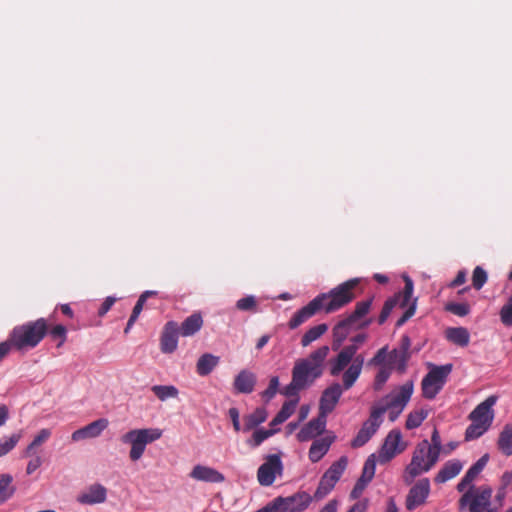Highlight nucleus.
Wrapping results in <instances>:
<instances>
[{"mask_svg": "<svg viewBox=\"0 0 512 512\" xmlns=\"http://www.w3.org/2000/svg\"><path fill=\"white\" fill-rule=\"evenodd\" d=\"M488 429L482 425L471 423L465 432V441L474 440L483 435Z\"/></svg>", "mask_w": 512, "mask_h": 512, "instance_id": "obj_42", "label": "nucleus"}, {"mask_svg": "<svg viewBox=\"0 0 512 512\" xmlns=\"http://www.w3.org/2000/svg\"><path fill=\"white\" fill-rule=\"evenodd\" d=\"M347 465L348 458L346 456H342L332 463L329 469L321 477L319 485L314 493L315 499L320 500L324 498L335 487Z\"/></svg>", "mask_w": 512, "mask_h": 512, "instance_id": "obj_8", "label": "nucleus"}, {"mask_svg": "<svg viewBox=\"0 0 512 512\" xmlns=\"http://www.w3.org/2000/svg\"><path fill=\"white\" fill-rule=\"evenodd\" d=\"M282 472L283 465L280 456L272 454L268 455L266 461L259 467L257 478L262 486H270Z\"/></svg>", "mask_w": 512, "mask_h": 512, "instance_id": "obj_13", "label": "nucleus"}, {"mask_svg": "<svg viewBox=\"0 0 512 512\" xmlns=\"http://www.w3.org/2000/svg\"><path fill=\"white\" fill-rule=\"evenodd\" d=\"M445 336L450 342L462 347L468 345L470 338L468 330L464 327L448 328Z\"/></svg>", "mask_w": 512, "mask_h": 512, "instance_id": "obj_31", "label": "nucleus"}, {"mask_svg": "<svg viewBox=\"0 0 512 512\" xmlns=\"http://www.w3.org/2000/svg\"><path fill=\"white\" fill-rule=\"evenodd\" d=\"M342 392L343 388L339 383H333L328 386L320 397L319 413L327 417L335 409Z\"/></svg>", "mask_w": 512, "mask_h": 512, "instance_id": "obj_18", "label": "nucleus"}, {"mask_svg": "<svg viewBox=\"0 0 512 512\" xmlns=\"http://www.w3.org/2000/svg\"><path fill=\"white\" fill-rule=\"evenodd\" d=\"M178 334L180 332L177 323L174 321L167 322L161 336V349L164 353H172L176 350Z\"/></svg>", "mask_w": 512, "mask_h": 512, "instance_id": "obj_22", "label": "nucleus"}, {"mask_svg": "<svg viewBox=\"0 0 512 512\" xmlns=\"http://www.w3.org/2000/svg\"><path fill=\"white\" fill-rule=\"evenodd\" d=\"M462 469V464L459 461H451L446 463L443 468L435 476L436 483H444L449 479L455 477Z\"/></svg>", "mask_w": 512, "mask_h": 512, "instance_id": "obj_30", "label": "nucleus"}, {"mask_svg": "<svg viewBox=\"0 0 512 512\" xmlns=\"http://www.w3.org/2000/svg\"><path fill=\"white\" fill-rule=\"evenodd\" d=\"M29 457H31V460L27 464V473L31 474L41 466L42 459L39 455L34 454L33 451Z\"/></svg>", "mask_w": 512, "mask_h": 512, "instance_id": "obj_53", "label": "nucleus"}, {"mask_svg": "<svg viewBox=\"0 0 512 512\" xmlns=\"http://www.w3.org/2000/svg\"><path fill=\"white\" fill-rule=\"evenodd\" d=\"M500 319L505 326H512V296L500 310Z\"/></svg>", "mask_w": 512, "mask_h": 512, "instance_id": "obj_44", "label": "nucleus"}, {"mask_svg": "<svg viewBox=\"0 0 512 512\" xmlns=\"http://www.w3.org/2000/svg\"><path fill=\"white\" fill-rule=\"evenodd\" d=\"M413 393V382L408 381L386 396V410H390V418L394 420L404 409Z\"/></svg>", "mask_w": 512, "mask_h": 512, "instance_id": "obj_11", "label": "nucleus"}, {"mask_svg": "<svg viewBox=\"0 0 512 512\" xmlns=\"http://www.w3.org/2000/svg\"><path fill=\"white\" fill-rule=\"evenodd\" d=\"M386 408H375L371 411L369 418L362 424L356 437L352 440L351 446L358 448L366 444L376 433L382 423V415Z\"/></svg>", "mask_w": 512, "mask_h": 512, "instance_id": "obj_10", "label": "nucleus"}, {"mask_svg": "<svg viewBox=\"0 0 512 512\" xmlns=\"http://www.w3.org/2000/svg\"><path fill=\"white\" fill-rule=\"evenodd\" d=\"M497 396H489L480 403L469 415L471 422L479 424L489 429L494 418L492 406L496 403Z\"/></svg>", "mask_w": 512, "mask_h": 512, "instance_id": "obj_16", "label": "nucleus"}, {"mask_svg": "<svg viewBox=\"0 0 512 512\" xmlns=\"http://www.w3.org/2000/svg\"><path fill=\"white\" fill-rule=\"evenodd\" d=\"M202 325V315L200 313H194L183 321L179 328V332L182 336L188 337L199 331Z\"/></svg>", "mask_w": 512, "mask_h": 512, "instance_id": "obj_29", "label": "nucleus"}, {"mask_svg": "<svg viewBox=\"0 0 512 512\" xmlns=\"http://www.w3.org/2000/svg\"><path fill=\"white\" fill-rule=\"evenodd\" d=\"M389 365H390V367H389V368H387V367H382V368L379 370L378 374L376 375V377H375V382H374V388H375L376 390H381V389H382V387H383V385L385 384V382H386V381H387V379L389 378V376H390V370H391V367L393 366V365H391L390 363H389Z\"/></svg>", "mask_w": 512, "mask_h": 512, "instance_id": "obj_45", "label": "nucleus"}, {"mask_svg": "<svg viewBox=\"0 0 512 512\" xmlns=\"http://www.w3.org/2000/svg\"><path fill=\"white\" fill-rule=\"evenodd\" d=\"M256 377L247 370L241 371L235 378L234 387L238 393H251L254 389Z\"/></svg>", "mask_w": 512, "mask_h": 512, "instance_id": "obj_27", "label": "nucleus"}, {"mask_svg": "<svg viewBox=\"0 0 512 512\" xmlns=\"http://www.w3.org/2000/svg\"><path fill=\"white\" fill-rule=\"evenodd\" d=\"M489 456L487 454L483 455L466 473L464 478L458 483L457 489L460 492L465 491L468 487L471 488L472 482L477 478V476L481 473L485 465L487 464Z\"/></svg>", "mask_w": 512, "mask_h": 512, "instance_id": "obj_23", "label": "nucleus"}, {"mask_svg": "<svg viewBox=\"0 0 512 512\" xmlns=\"http://www.w3.org/2000/svg\"><path fill=\"white\" fill-rule=\"evenodd\" d=\"M338 501L331 500L329 501L319 512H337Z\"/></svg>", "mask_w": 512, "mask_h": 512, "instance_id": "obj_64", "label": "nucleus"}, {"mask_svg": "<svg viewBox=\"0 0 512 512\" xmlns=\"http://www.w3.org/2000/svg\"><path fill=\"white\" fill-rule=\"evenodd\" d=\"M191 476L194 479L205 482L218 483L224 480V476L221 473H219L215 469L202 465L195 466L191 472Z\"/></svg>", "mask_w": 512, "mask_h": 512, "instance_id": "obj_26", "label": "nucleus"}, {"mask_svg": "<svg viewBox=\"0 0 512 512\" xmlns=\"http://www.w3.org/2000/svg\"><path fill=\"white\" fill-rule=\"evenodd\" d=\"M12 478L8 475L0 476V503L8 499L14 492L11 487Z\"/></svg>", "mask_w": 512, "mask_h": 512, "instance_id": "obj_39", "label": "nucleus"}, {"mask_svg": "<svg viewBox=\"0 0 512 512\" xmlns=\"http://www.w3.org/2000/svg\"><path fill=\"white\" fill-rule=\"evenodd\" d=\"M20 434H13L9 439L0 443V457L10 452L20 440Z\"/></svg>", "mask_w": 512, "mask_h": 512, "instance_id": "obj_46", "label": "nucleus"}, {"mask_svg": "<svg viewBox=\"0 0 512 512\" xmlns=\"http://www.w3.org/2000/svg\"><path fill=\"white\" fill-rule=\"evenodd\" d=\"M492 489L490 487H480L475 489L474 486L465 492L459 500L461 508L469 504L470 512H481L491 508Z\"/></svg>", "mask_w": 512, "mask_h": 512, "instance_id": "obj_9", "label": "nucleus"}, {"mask_svg": "<svg viewBox=\"0 0 512 512\" xmlns=\"http://www.w3.org/2000/svg\"><path fill=\"white\" fill-rule=\"evenodd\" d=\"M431 441L432 443H430V448L432 451L436 452V455L439 457L442 445L440 435L437 429H434L431 436Z\"/></svg>", "mask_w": 512, "mask_h": 512, "instance_id": "obj_54", "label": "nucleus"}, {"mask_svg": "<svg viewBox=\"0 0 512 512\" xmlns=\"http://www.w3.org/2000/svg\"><path fill=\"white\" fill-rule=\"evenodd\" d=\"M327 330V324H319L317 326L310 328L301 339L302 346H308L311 342L320 338Z\"/></svg>", "mask_w": 512, "mask_h": 512, "instance_id": "obj_36", "label": "nucleus"}, {"mask_svg": "<svg viewBox=\"0 0 512 512\" xmlns=\"http://www.w3.org/2000/svg\"><path fill=\"white\" fill-rule=\"evenodd\" d=\"M114 301H115V299H114V298H112V297H107V298L105 299V301L102 303L101 308L99 309L98 314H99L100 316H102V315H104L105 313H107V312H108V310H109V309L111 308V306L113 305Z\"/></svg>", "mask_w": 512, "mask_h": 512, "instance_id": "obj_62", "label": "nucleus"}, {"mask_svg": "<svg viewBox=\"0 0 512 512\" xmlns=\"http://www.w3.org/2000/svg\"><path fill=\"white\" fill-rule=\"evenodd\" d=\"M326 416L321 413L318 417L309 421L297 434L300 442H306L322 434L326 427Z\"/></svg>", "mask_w": 512, "mask_h": 512, "instance_id": "obj_20", "label": "nucleus"}, {"mask_svg": "<svg viewBox=\"0 0 512 512\" xmlns=\"http://www.w3.org/2000/svg\"><path fill=\"white\" fill-rule=\"evenodd\" d=\"M329 353V347L324 345L314 350L308 357L298 359L292 370V380L283 394L297 396L300 390L307 388L323 373L324 361Z\"/></svg>", "mask_w": 512, "mask_h": 512, "instance_id": "obj_1", "label": "nucleus"}, {"mask_svg": "<svg viewBox=\"0 0 512 512\" xmlns=\"http://www.w3.org/2000/svg\"><path fill=\"white\" fill-rule=\"evenodd\" d=\"M218 362H219V357L214 356L209 353L203 354L197 362L198 374H200L202 376L208 375L214 369V367L218 364Z\"/></svg>", "mask_w": 512, "mask_h": 512, "instance_id": "obj_33", "label": "nucleus"}, {"mask_svg": "<svg viewBox=\"0 0 512 512\" xmlns=\"http://www.w3.org/2000/svg\"><path fill=\"white\" fill-rule=\"evenodd\" d=\"M410 340L408 337H403L401 350L394 349L390 352V364L397 365V369L400 372H404L406 369V362L410 357L409 353Z\"/></svg>", "mask_w": 512, "mask_h": 512, "instance_id": "obj_25", "label": "nucleus"}, {"mask_svg": "<svg viewBox=\"0 0 512 512\" xmlns=\"http://www.w3.org/2000/svg\"><path fill=\"white\" fill-rule=\"evenodd\" d=\"M298 403V398L285 402L277 415L273 418L270 425L276 426L286 421L295 411Z\"/></svg>", "mask_w": 512, "mask_h": 512, "instance_id": "obj_32", "label": "nucleus"}, {"mask_svg": "<svg viewBox=\"0 0 512 512\" xmlns=\"http://www.w3.org/2000/svg\"><path fill=\"white\" fill-rule=\"evenodd\" d=\"M145 301H146V295H140L136 305L134 306L132 315L130 316V319L128 321L127 327L125 329V332H127L130 329V327L133 325V323L135 322V320L137 319V317L141 313Z\"/></svg>", "mask_w": 512, "mask_h": 512, "instance_id": "obj_47", "label": "nucleus"}, {"mask_svg": "<svg viewBox=\"0 0 512 512\" xmlns=\"http://www.w3.org/2000/svg\"><path fill=\"white\" fill-rule=\"evenodd\" d=\"M412 291H413V283L408 277H406L405 278V287H404V302H403L402 306H405L409 302V300L412 296Z\"/></svg>", "mask_w": 512, "mask_h": 512, "instance_id": "obj_58", "label": "nucleus"}, {"mask_svg": "<svg viewBox=\"0 0 512 512\" xmlns=\"http://www.w3.org/2000/svg\"><path fill=\"white\" fill-rule=\"evenodd\" d=\"M109 425V422L105 418L98 419L85 427L76 430L72 434V439L74 441H80L89 438L98 437Z\"/></svg>", "mask_w": 512, "mask_h": 512, "instance_id": "obj_21", "label": "nucleus"}, {"mask_svg": "<svg viewBox=\"0 0 512 512\" xmlns=\"http://www.w3.org/2000/svg\"><path fill=\"white\" fill-rule=\"evenodd\" d=\"M49 436V432L47 430H42L32 441V443L26 448L25 455L30 456L34 447L40 445L43 441H45Z\"/></svg>", "mask_w": 512, "mask_h": 512, "instance_id": "obj_50", "label": "nucleus"}, {"mask_svg": "<svg viewBox=\"0 0 512 512\" xmlns=\"http://www.w3.org/2000/svg\"><path fill=\"white\" fill-rule=\"evenodd\" d=\"M445 310L457 316H466L470 311V306L467 303H454L449 302L445 305Z\"/></svg>", "mask_w": 512, "mask_h": 512, "instance_id": "obj_41", "label": "nucleus"}, {"mask_svg": "<svg viewBox=\"0 0 512 512\" xmlns=\"http://www.w3.org/2000/svg\"><path fill=\"white\" fill-rule=\"evenodd\" d=\"M358 284V279H352L332 289L328 294H321L325 297L323 309L326 313L336 311L350 303L354 298V288Z\"/></svg>", "mask_w": 512, "mask_h": 512, "instance_id": "obj_6", "label": "nucleus"}, {"mask_svg": "<svg viewBox=\"0 0 512 512\" xmlns=\"http://www.w3.org/2000/svg\"><path fill=\"white\" fill-rule=\"evenodd\" d=\"M325 301L324 296H317L310 301L306 306L301 308L289 321V327L291 329L297 328L300 324L311 318L320 309H323V302Z\"/></svg>", "mask_w": 512, "mask_h": 512, "instance_id": "obj_19", "label": "nucleus"}, {"mask_svg": "<svg viewBox=\"0 0 512 512\" xmlns=\"http://www.w3.org/2000/svg\"><path fill=\"white\" fill-rule=\"evenodd\" d=\"M487 280V274L485 270L477 266L473 271L472 283L475 289L479 290L483 287Z\"/></svg>", "mask_w": 512, "mask_h": 512, "instance_id": "obj_43", "label": "nucleus"}, {"mask_svg": "<svg viewBox=\"0 0 512 512\" xmlns=\"http://www.w3.org/2000/svg\"><path fill=\"white\" fill-rule=\"evenodd\" d=\"M426 417L427 412L424 410L411 412L406 419L405 426L407 429L417 428L421 425V423L424 421Z\"/></svg>", "mask_w": 512, "mask_h": 512, "instance_id": "obj_37", "label": "nucleus"}, {"mask_svg": "<svg viewBox=\"0 0 512 512\" xmlns=\"http://www.w3.org/2000/svg\"><path fill=\"white\" fill-rule=\"evenodd\" d=\"M163 431L158 428L135 429L127 432L122 440L131 444L130 458L137 461L141 458L147 444L161 438Z\"/></svg>", "mask_w": 512, "mask_h": 512, "instance_id": "obj_5", "label": "nucleus"}, {"mask_svg": "<svg viewBox=\"0 0 512 512\" xmlns=\"http://www.w3.org/2000/svg\"><path fill=\"white\" fill-rule=\"evenodd\" d=\"M277 432V429H269V430H256L253 435V445L258 446L261 444L265 439L269 438L273 434Z\"/></svg>", "mask_w": 512, "mask_h": 512, "instance_id": "obj_49", "label": "nucleus"}, {"mask_svg": "<svg viewBox=\"0 0 512 512\" xmlns=\"http://www.w3.org/2000/svg\"><path fill=\"white\" fill-rule=\"evenodd\" d=\"M498 447L505 455H512V425H506L500 433Z\"/></svg>", "mask_w": 512, "mask_h": 512, "instance_id": "obj_35", "label": "nucleus"}, {"mask_svg": "<svg viewBox=\"0 0 512 512\" xmlns=\"http://www.w3.org/2000/svg\"><path fill=\"white\" fill-rule=\"evenodd\" d=\"M395 306V301L394 300H387L384 305H383V308H382V311L379 315V324H383L387 318L389 317L393 307Z\"/></svg>", "mask_w": 512, "mask_h": 512, "instance_id": "obj_52", "label": "nucleus"}, {"mask_svg": "<svg viewBox=\"0 0 512 512\" xmlns=\"http://www.w3.org/2000/svg\"><path fill=\"white\" fill-rule=\"evenodd\" d=\"M430 494V482L428 478L418 480L409 490L406 499V509L412 511L426 503Z\"/></svg>", "mask_w": 512, "mask_h": 512, "instance_id": "obj_15", "label": "nucleus"}, {"mask_svg": "<svg viewBox=\"0 0 512 512\" xmlns=\"http://www.w3.org/2000/svg\"><path fill=\"white\" fill-rule=\"evenodd\" d=\"M466 281V273L464 271H459L456 275L455 279L450 283V287H456L464 284Z\"/></svg>", "mask_w": 512, "mask_h": 512, "instance_id": "obj_63", "label": "nucleus"}, {"mask_svg": "<svg viewBox=\"0 0 512 512\" xmlns=\"http://www.w3.org/2000/svg\"><path fill=\"white\" fill-rule=\"evenodd\" d=\"M366 338L367 336L364 333L354 336L352 338L353 344L341 349L336 357L331 359L329 362L330 374L332 376H338L344 368L349 365L342 376L343 388L346 390L350 389L354 385L361 374L364 357L363 355H356V353L358 351V345L364 343Z\"/></svg>", "mask_w": 512, "mask_h": 512, "instance_id": "obj_2", "label": "nucleus"}, {"mask_svg": "<svg viewBox=\"0 0 512 512\" xmlns=\"http://www.w3.org/2000/svg\"><path fill=\"white\" fill-rule=\"evenodd\" d=\"M77 500L85 505L103 503L106 500V488L100 484H94L86 492L80 494Z\"/></svg>", "mask_w": 512, "mask_h": 512, "instance_id": "obj_24", "label": "nucleus"}, {"mask_svg": "<svg viewBox=\"0 0 512 512\" xmlns=\"http://www.w3.org/2000/svg\"><path fill=\"white\" fill-rule=\"evenodd\" d=\"M229 415L231 417V420L233 422V427L236 431L240 430V421H239V412L236 408H230L229 409Z\"/></svg>", "mask_w": 512, "mask_h": 512, "instance_id": "obj_60", "label": "nucleus"}, {"mask_svg": "<svg viewBox=\"0 0 512 512\" xmlns=\"http://www.w3.org/2000/svg\"><path fill=\"white\" fill-rule=\"evenodd\" d=\"M50 334L53 338H60L61 342L58 346H60L66 339V328L63 325H56L51 331Z\"/></svg>", "mask_w": 512, "mask_h": 512, "instance_id": "obj_57", "label": "nucleus"}, {"mask_svg": "<svg viewBox=\"0 0 512 512\" xmlns=\"http://www.w3.org/2000/svg\"><path fill=\"white\" fill-rule=\"evenodd\" d=\"M311 500L312 498L308 493L299 492L290 497L276 498L269 509L271 512H301L309 506Z\"/></svg>", "mask_w": 512, "mask_h": 512, "instance_id": "obj_12", "label": "nucleus"}, {"mask_svg": "<svg viewBox=\"0 0 512 512\" xmlns=\"http://www.w3.org/2000/svg\"><path fill=\"white\" fill-rule=\"evenodd\" d=\"M152 391L160 400H165L170 397H176L178 390L174 386H153Z\"/></svg>", "mask_w": 512, "mask_h": 512, "instance_id": "obj_40", "label": "nucleus"}, {"mask_svg": "<svg viewBox=\"0 0 512 512\" xmlns=\"http://www.w3.org/2000/svg\"><path fill=\"white\" fill-rule=\"evenodd\" d=\"M334 437H324L315 440L309 449V458L312 462H318L329 450Z\"/></svg>", "mask_w": 512, "mask_h": 512, "instance_id": "obj_28", "label": "nucleus"}, {"mask_svg": "<svg viewBox=\"0 0 512 512\" xmlns=\"http://www.w3.org/2000/svg\"><path fill=\"white\" fill-rule=\"evenodd\" d=\"M375 468H376L375 455H371L366 460L364 467H363V471L373 478L374 474H375Z\"/></svg>", "mask_w": 512, "mask_h": 512, "instance_id": "obj_56", "label": "nucleus"}, {"mask_svg": "<svg viewBox=\"0 0 512 512\" xmlns=\"http://www.w3.org/2000/svg\"><path fill=\"white\" fill-rule=\"evenodd\" d=\"M368 506V500L364 499L355 503L348 512H365Z\"/></svg>", "mask_w": 512, "mask_h": 512, "instance_id": "obj_61", "label": "nucleus"}, {"mask_svg": "<svg viewBox=\"0 0 512 512\" xmlns=\"http://www.w3.org/2000/svg\"><path fill=\"white\" fill-rule=\"evenodd\" d=\"M438 458L436 452L431 450L428 440H422L417 444L411 462L405 468L404 481L407 484H411L417 476L429 471L435 465Z\"/></svg>", "mask_w": 512, "mask_h": 512, "instance_id": "obj_3", "label": "nucleus"}, {"mask_svg": "<svg viewBox=\"0 0 512 512\" xmlns=\"http://www.w3.org/2000/svg\"><path fill=\"white\" fill-rule=\"evenodd\" d=\"M366 486H367L366 483L357 480L354 488L351 491V494H350L351 498L358 499L361 496V494L363 493Z\"/></svg>", "mask_w": 512, "mask_h": 512, "instance_id": "obj_59", "label": "nucleus"}, {"mask_svg": "<svg viewBox=\"0 0 512 512\" xmlns=\"http://www.w3.org/2000/svg\"><path fill=\"white\" fill-rule=\"evenodd\" d=\"M279 387V379L274 376L270 379L268 388L263 392V397L270 400L277 392Z\"/></svg>", "mask_w": 512, "mask_h": 512, "instance_id": "obj_51", "label": "nucleus"}, {"mask_svg": "<svg viewBox=\"0 0 512 512\" xmlns=\"http://www.w3.org/2000/svg\"><path fill=\"white\" fill-rule=\"evenodd\" d=\"M257 302L254 296H247L237 301L236 307L243 311H253L256 309Z\"/></svg>", "mask_w": 512, "mask_h": 512, "instance_id": "obj_48", "label": "nucleus"}, {"mask_svg": "<svg viewBox=\"0 0 512 512\" xmlns=\"http://www.w3.org/2000/svg\"><path fill=\"white\" fill-rule=\"evenodd\" d=\"M387 356L386 348H381L376 355L368 362L370 366H381L383 365Z\"/></svg>", "mask_w": 512, "mask_h": 512, "instance_id": "obj_55", "label": "nucleus"}, {"mask_svg": "<svg viewBox=\"0 0 512 512\" xmlns=\"http://www.w3.org/2000/svg\"><path fill=\"white\" fill-rule=\"evenodd\" d=\"M406 448V444L402 441V435L399 430L389 432L379 451L378 460L381 463L390 461L396 454L401 453Z\"/></svg>", "mask_w": 512, "mask_h": 512, "instance_id": "obj_14", "label": "nucleus"}, {"mask_svg": "<svg viewBox=\"0 0 512 512\" xmlns=\"http://www.w3.org/2000/svg\"><path fill=\"white\" fill-rule=\"evenodd\" d=\"M267 418V411L264 408H257L253 413L244 417V430L250 431L263 423Z\"/></svg>", "mask_w": 512, "mask_h": 512, "instance_id": "obj_34", "label": "nucleus"}, {"mask_svg": "<svg viewBox=\"0 0 512 512\" xmlns=\"http://www.w3.org/2000/svg\"><path fill=\"white\" fill-rule=\"evenodd\" d=\"M46 332L47 322L41 318L14 328L10 336V344L18 350L34 347L42 340Z\"/></svg>", "mask_w": 512, "mask_h": 512, "instance_id": "obj_4", "label": "nucleus"}, {"mask_svg": "<svg viewBox=\"0 0 512 512\" xmlns=\"http://www.w3.org/2000/svg\"><path fill=\"white\" fill-rule=\"evenodd\" d=\"M370 320L358 325L354 320H352L349 316L345 319L339 321L332 330V348L337 350L341 347L342 343L348 337V335L357 328H363L370 324Z\"/></svg>", "mask_w": 512, "mask_h": 512, "instance_id": "obj_17", "label": "nucleus"}, {"mask_svg": "<svg viewBox=\"0 0 512 512\" xmlns=\"http://www.w3.org/2000/svg\"><path fill=\"white\" fill-rule=\"evenodd\" d=\"M452 365L435 366L431 365L430 371L421 382L422 395L426 399H434L444 386L448 375L451 373Z\"/></svg>", "mask_w": 512, "mask_h": 512, "instance_id": "obj_7", "label": "nucleus"}, {"mask_svg": "<svg viewBox=\"0 0 512 512\" xmlns=\"http://www.w3.org/2000/svg\"><path fill=\"white\" fill-rule=\"evenodd\" d=\"M371 304L372 299L358 302L349 317L357 323L360 318L364 317L370 311Z\"/></svg>", "mask_w": 512, "mask_h": 512, "instance_id": "obj_38", "label": "nucleus"}]
</instances>
